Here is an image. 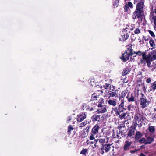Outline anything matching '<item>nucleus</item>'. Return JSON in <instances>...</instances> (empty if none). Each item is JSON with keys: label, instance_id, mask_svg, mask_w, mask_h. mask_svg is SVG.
<instances>
[{"label": "nucleus", "instance_id": "obj_1", "mask_svg": "<svg viewBox=\"0 0 156 156\" xmlns=\"http://www.w3.org/2000/svg\"><path fill=\"white\" fill-rule=\"evenodd\" d=\"M132 44H130L127 46V49L126 50L125 52L122 54V56L120 58L124 62H126L130 58L131 60H133V58H132V55L135 53L132 49Z\"/></svg>", "mask_w": 156, "mask_h": 156}, {"label": "nucleus", "instance_id": "obj_2", "mask_svg": "<svg viewBox=\"0 0 156 156\" xmlns=\"http://www.w3.org/2000/svg\"><path fill=\"white\" fill-rule=\"evenodd\" d=\"M128 27L123 30L122 31L123 34L122 35L121 38L119 39V41H124L128 39L129 35L128 34V32L129 30V29L131 31L133 30L135 28V25L131 24L130 26H128Z\"/></svg>", "mask_w": 156, "mask_h": 156}, {"label": "nucleus", "instance_id": "obj_3", "mask_svg": "<svg viewBox=\"0 0 156 156\" xmlns=\"http://www.w3.org/2000/svg\"><path fill=\"white\" fill-rule=\"evenodd\" d=\"M145 56L146 58H145H145L147 61V66L150 67V65L151 62L156 59V51H153L148 53L147 55L145 54Z\"/></svg>", "mask_w": 156, "mask_h": 156}, {"label": "nucleus", "instance_id": "obj_4", "mask_svg": "<svg viewBox=\"0 0 156 156\" xmlns=\"http://www.w3.org/2000/svg\"><path fill=\"white\" fill-rule=\"evenodd\" d=\"M113 148L112 150L113 151L114 149V147L112 146V144L109 143L102 144L101 147V150L105 151V152L107 153L109 152L112 148Z\"/></svg>", "mask_w": 156, "mask_h": 156}, {"label": "nucleus", "instance_id": "obj_5", "mask_svg": "<svg viewBox=\"0 0 156 156\" xmlns=\"http://www.w3.org/2000/svg\"><path fill=\"white\" fill-rule=\"evenodd\" d=\"M139 103L141 108H144L149 105V101L146 98H141L139 100Z\"/></svg>", "mask_w": 156, "mask_h": 156}, {"label": "nucleus", "instance_id": "obj_6", "mask_svg": "<svg viewBox=\"0 0 156 156\" xmlns=\"http://www.w3.org/2000/svg\"><path fill=\"white\" fill-rule=\"evenodd\" d=\"M139 2L137 4L136 9L140 11L143 12L144 0H138Z\"/></svg>", "mask_w": 156, "mask_h": 156}, {"label": "nucleus", "instance_id": "obj_7", "mask_svg": "<svg viewBox=\"0 0 156 156\" xmlns=\"http://www.w3.org/2000/svg\"><path fill=\"white\" fill-rule=\"evenodd\" d=\"M143 12L140 11V10L136 9V11L133 12L132 17L134 19H136L138 18H139L141 16V13Z\"/></svg>", "mask_w": 156, "mask_h": 156}, {"label": "nucleus", "instance_id": "obj_8", "mask_svg": "<svg viewBox=\"0 0 156 156\" xmlns=\"http://www.w3.org/2000/svg\"><path fill=\"white\" fill-rule=\"evenodd\" d=\"M86 118L85 114L83 112L80 113L77 117V121L80 122L84 120Z\"/></svg>", "mask_w": 156, "mask_h": 156}, {"label": "nucleus", "instance_id": "obj_9", "mask_svg": "<svg viewBox=\"0 0 156 156\" xmlns=\"http://www.w3.org/2000/svg\"><path fill=\"white\" fill-rule=\"evenodd\" d=\"M132 144L131 142L126 141L123 147V149L126 151L129 150V147Z\"/></svg>", "mask_w": 156, "mask_h": 156}, {"label": "nucleus", "instance_id": "obj_10", "mask_svg": "<svg viewBox=\"0 0 156 156\" xmlns=\"http://www.w3.org/2000/svg\"><path fill=\"white\" fill-rule=\"evenodd\" d=\"M101 115L97 114L94 115L91 117V119L93 121H100L101 119Z\"/></svg>", "mask_w": 156, "mask_h": 156}, {"label": "nucleus", "instance_id": "obj_11", "mask_svg": "<svg viewBox=\"0 0 156 156\" xmlns=\"http://www.w3.org/2000/svg\"><path fill=\"white\" fill-rule=\"evenodd\" d=\"M100 128L99 126L97 124L95 125L92 128V133L94 134H97L98 132V130Z\"/></svg>", "mask_w": 156, "mask_h": 156}, {"label": "nucleus", "instance_id": "obj_12", "mask_svg": "<svg viewBox=\"0 0 156 156\" xmlns=\"http://www.w3.org/2000/svg\"><path fill=\"white\" fill-rule=\"evenodd\" d=\"M150 89L148 90V91L151 92H154L155 90H156V81L154 82L151 84Z\"/></svg>", "mask_w": 156, "mask_h": 156}, {"label": "nucleus", "instance_id": "obj_13", "mask_svg": "<svg viewBox=\"0 0 156 156\" xmlns=\"http://www.w3.org/2000/svg\"><path fill=\"white\" fill-rule=\"evenodd\" d=\"M136 130L134 128H132L129 129V131L127 133L128 135L131 138L133 137V136H132L134 135L135 134V131Z\"/></svg>", "mask_w": 156, "mask_h": 156}, {"label": "nucleus", "instance_id": "obj_14", "mask_svg": "<svg viewBox=\"0 0 156 156\" xmlns=\"http://www.w3.org/2000/svg\"><path fill=\"white\" fill-rule=\"evenodd\" d=\"M150 67H149V66H147V67H148V68L149 69H151L150 70L151 71L153 72L155 70V71L156 72V69H156V62H153L152 65L151 64V63L150 65Z\"/></svg>", "mask_w": 156, "mask_h": 156}, {"label": "nucleus", "instance_id": "obj_15", "mask_svg": "<svg viewBox=\"0 0 156 156\" xmlns=\"http://www.w3.org/2000/svg\"><path fill=\"white\" fill-rule=\"evenodd\" d=\"M99 108V109L98 110V111L99 113H103L106 112L107 111L106 108V105Z\"/></svg>", "mask_w": 156, "mask_h": 156}, {"label": "nucleus", "instance_id": "obj_16", "mask_svg": "<svg viewBox=\"0 0 156 156\" xmlns=\"http://www.w3.org/2000/svg\"><path fill=\"white\" fill-rule=\"evenodd\" d=\"M112 110L111 112L112 114L115 113L116 115H119L120 112L118 111V109L117 107H115L112 108Z\"/></svg>", "mask_w": 156, "mask_h": 156}, {"label": "nucleus", "instance_id": "obj_17", "mask_svg": "<svg viewBox=\"0 0 156 156\" xmlns=\"http://www.w3.org/2000/svg\"><path fill=\"white\" fill-rule=\"evenodd\" d=\"M113 92H111L112 91H110V93L108 94L109 98L110 97H113L114 96L117 97L118 95H117V93L116 92L118 91L117 90H116L114 91H112Z\"/></svg>", "mask_w": 156, "mask_h": 156}, {"label": "nucleus", "instance_id": "obj_18", "mask_svg": "<svg viewBox=\"0 0 156 156\" xmlns=\"http://www.w3.org/2000/svg\"><path fill=\"white\" fill-rule=\"evenodd\" d=\"M140 114H137L134 116V119L133 121L136 122H138V123L140 120Z\"/></svg>", "mask_w": 156, "mask_h": 156}, {"label": "nucleus", "instance_id": "obj_19", "mask_svg": "<svg viewBox=\"0 0 156 156\" xmlns=\"http://www.w3.org/2000/svg\"><path fill=\"white\" fill-rule=\"evenodd\" d=\"M146 144H150L154 141V138L150 136H147L146 139Z\"/></svg>", "mask_w": 156, "mask_h": 156}, {"label": "nucleus", "instance_id": "obj_20", "mask_svg": "<svg viewBox=\"0 0 156 156\" xmlns=\"http://www.w3.org/2000/svg\"><path fill=\"white\" fill-rule=\"evenodd\" d=\"M98 106L99 108L103 107L105 105V104L104 99L103 98H100L98 101Z\"/></svg>", "mask_w": 156, "mask_h": 156}, {"label": "nucleus", "instance_id": "obj_21", "mask_svg": "<svg viewBox=\"0 0 156 156\" xmlns=\"http://www.w3.org/2000/svg\"><path fill=\"white\" fill-rule=\"evenodd\" d=\"M124 106V101L123 100L122 101L121 103L119 105V109L120 112H123V109L124 110H126V109H125L123 108V107Z\"/></svg>", "mask_w": 156, "mask_h": 156}, {"label": "nucleus", "instance_id": "obj_22", "mask_svg": "<svg viewBox=\"0 0 156 156\" xmlns=\"http://www.w3.org/2000/svg\"><path fill=\"white\" fill-rule=\"evenodd\" d=\"M129 7L131 8H133V4L130 2H128V3L126 4L125 5L124 9L126 11H127V9L129 8Z\"/></svg>", "mask_w": 156, "mask_h": 156}, {"label": "nucleus", "instance_id": "obj_23", "mask_svg": "<svg viewBox=\"0 0 156 156\" xmlns=\"http://www.w3.org/2000/svg\"><path fill=\"white\" fill-rule=\"evenodd\" d=\"M109 105L115 106L116 105V103L115 101L113 100H109L108 101Z\"/></svg>", "mask_w": 156, "mask_h": 156}, {"label": "nucleus", "instance_id": "obj_24", "mask_svg": "<svg viewBox=\"0 0 156 156\" xmlns=\"http://www.w3.org/2000/svg\"><path fill=\"white\" fill-rule=\"evenodd\" d=\"M98 141L99 142L100 144H101L102 145V144H103L104 143H107L108 142V140H107V141H106L105 138H100L99 139H98Z\"/></svg>", "mask_w": 156, "mask_h": 156}, {"label": "nucleus", "instance_id": "obj_25", "mask_svg": "<svg viewBox=\"0 0 156 156\" xmlns=\"http://www.w3.org/2000/svg\"><path fill=\"white\" fill-rule=\"evenodd\" d=\"M142 135L141 133L139 131H137L135 135V139H138L141 137Z\"/></svg>", "mask_w": 156, "mask_h": 156}, {"label": "nucleus", "instance_id": "obj_26", "mask_svg": "<svg viewBox=\"0 0 156 156\" xmlns=\"http://www.w3.org/2000/svg\"><path fill=\"white\" fill-rule=\"evenodd\" d=\"M126 98L128 99V101L130 102H134L135 101V98L133 96L131 95L130 97H128V96L126 97Z\"/></svg>", "mask_w": 156, "mask_h": 156}, {"label": "nucleus", "instance_id": "obj_27", "mask_svg": "<svg viewBox=\"0 0 156 156\" xmlns=\"http://www.w3.org/2000/svg\"><path fill=\"white\" fill-rule=\"evenodd\" d=\"M134 54H135L137 55H138L139 56H142V57H143V55L145 56L146 53L145 52H142L141 51H139L137 52H135V53H134Z\"/></svg>", "mask_w": 156, "mask_h": 156}, {"label": "nucleus", "instance_id": "obj_28", "mask_svg": "<svg viewBox=\"0 0 156 156\" xmlns=\"http://www.w3.org/2000/svg\"><path fill=\"white\" fill-rule=\"evenodd\" d=\"M119 0H114L113 5L114 8L117 7L119 4Z\"/></svg>", "mask_w": 156, "mask_h": 156}, {"label": "nucleus", "instance_id": "obj_29", "mask_svg": "<svg viewBox=\"0 0 156 156\" xmlns=\"http://www.w3.org/2000/svg\"><path fill=\"white\" fill-rule=\"evenodd\" d=\"M149 43L151 46L153 48H155V44L154 43V41L152 39H150L149 41Z\"/></svg>", "mask_w": 156, "mask_h": 156}, {"label": "nucleus", "instance_id": "obj_30", "mask_svg": "<svg viewBox=\"0 0 156 156\" xmlns=\"http://www.w3.org/2000/svg\"><path fill=\"white\" fill-rule=\"evenodd\" d=\"M148 130L151 133H154L155 131V127L153 126H150L148 127Z\"/></svg>", "mask_w": 156, "mask_h": 156}, {"label": "nucleus", "instance_id": "obj_31", "mask_svg": "<svg viewBox=\"0 0 156 156\" xmlns=\"http://www.w3.org/2000/svg\"><path fill=\"white\" fill-rule=\"evenodd\" d=\"M146 58V56L143 55V57H142L143 59L141 60V63L142 64L144 63L145 64L146 63L147 64V61L146 60L145 58L144 59V58Z\"/></svg>", "mask_w": 156, "mask_h": 156}, {"label": "nucleus", "instance_id": "obj_32", "mask_svg": "<svg viewBox=\"0 0 156 156\" xmlns=\"http://www.w3.org/2000/svg\"><path fill=\"white\" fill-rule=\"evenodd\" d=\"M127 93V92L126 90L123 91L121 93V95L119 98V99H120L121 98H124Z\"/></svg>", "mask_w": 156, "mask_h": 156}, {"label": "nucleus", "instance_id": "obj_33", "mask_svg": "<svg viewBox=\"0 0 156 156\" xmlns=\"http://www.w3.org/2000/svg\"><path fill=\"white\" fill-rule=\"evenodd\" d=\"M88 149H83L81 151L80 154H83L84 155H86V153L88 151Z\"/></svg>", "mask_w": 156, "mask_h": 156}, {"label": "nucleus", "instance_id": "obj_34", "mask_svg": "<svg viewBox=\"0 0 156 156\" xmlns=\"http://www.w3.org/2000/svg\"><path fill=\"white\" fill-rule=\"evenodd\" d=\"M133 106L132 105H129L127 107V108L129 111H132L133 110Z\"/></svg>", "mask_w": 156, "mask_h": 156}, {"label": "nucleus", "instance_id": "obj_35", "mask_svg": "<svg viewBox=\"0 0 156 156\" xmlns=\"http://www.w3.org/2000/svg\"><path fill=\"white\" fill-rule=\"evenodd\" d=\"M73 129V128L72 127V126L71 125H69L68 126V132L70 133V132L71 130Z\"/></svg>", "mask_w": 156, "mask_h": 156}, {"label": "nucleus", "instance_id": "obj_36", "mask_svg": "<svg viewBox=\"0 0 156 156\" xmlns=\"http://www.w3.org/2000/svg\"><path fill=\"white\" fill-rule=\"evenodd\" d=\"M139 142L141 143H144L146 144V139L145 138H143L139 140Z\"/></svg>", "mask_w": 156, "mask_h": 156}, {"label": "nucleus", "instance_id": "obj_37", "mask_svg": "<svg viewBox=\"0 0 156 156\" xmlns=\"http://www.w3.org/2000/svg\"><path fill=\"white\" fill-rule=\"evenodd\" d=\"M87 123V121H84L82 122L80 124L79 126L82 127L85 126Z\"/></svg>", "mask_w": 156, "mask_h": 156}, {"label": "nucleus", "instance_id": "obj_38", "mask_svg": "<svg viewBox=\"0 0 156 156\" xmlns=\"http://www.w3.org/2000/svg\"><path fill=\"white\" fill-rule=\"evenodd\" d=\"M126 115V113H123L121 114V115H119V118L121 119H122L124 118Z\"/></svg>", "mask_w": 156, "mask_h": 156}, {"label": "nucleus", "instance_id": "obj_39", "mask_svg": "<svg viewBox=\"0 0 156 156\" xmlns=\"http://www.w3.org/2000/svg\"><path fill=\"white\" fill-rule=\"evenodd\" d=\"M133 128H134L135 130H136V127L137 125L138 122H134L133 121Z\"/></svg>", "mask_w": 156, "mask_h": 156}, {"label": "nucleus", "instance_id": "obj_40", "mask_svg": "<svg viewBox=\"0 0 156 156\" xmlns=\"http://www.w3.org/2000/svg\"><path fill=\"white\" fill-rule=\"evenodd\" d=\"M148 32L153 37H155V35H154V32L151 30H149Z\"/></svg>", "mask_w": 156, "mask_h": 156}, {"label": "nucleus", "instance_id": "obj_41", "mask_svg": "<svg viewBox=\"0 0 156 156\" xmlns=\"http://www.w3.org/2000/svg\"><path fill=\"white\" fill-rule=\"evenodd\" d=\"M91 98L93 100H96L97 98V95H96L95 94H93L92 95Z\"/></svg>", "mask_w": 156, "mask_h": 156}, {"label": "nucleus", "instance_id": "obj_42", "mask_svg": "<svg viewBox=\"0 0 156 156\" xmlns=\"http://www.w3.org/2000/svg\"><path fill=\"white\" fill-rule=\"evenodd\" d=\"M140 33V30L139 28H136L134 31V33L136 34H138Z\"/></svg>", "mask_w": 156, "mask_h": 156}, {"label": "nucleus", "instance_id": "obj_43", "mask_svg": "<svg viewBox=\"0 0 156 156\" xmlns=\"http://www.w3.org/2000/svg\"><path fill=\"white\" fill-rule=\"evenodd\" d=\"M110 84L106 83L105 85L103 86V87L104 88L107 89L109 87Z\"/></svg>", "mask_w": 156, "mask_h": 156}, {"label": "nucleus", "instance_id": "obj_44", "mask_svg": "<svg viewBox=\"0 0 156 156\" xmlns=\"http://www.w3.org/2000/svg\"><path fill=\"white\" fill-rule=\"evenodd\" d=\"M95 134L93 133L90 136L89 139L90 140H93L94 139V136Z\"/></svg>", "mask_w": 156, "mask_h": 156}, {"label": "nucleus", "instance_id": "obj_45", "mask_svg": "<svg viewBox=\"0 0 156 156\" xmlns=\"http://www.w3.org/2000/svg\"><path fill=\"white\" fill-rule=\"evenodd\" d=\"M150 17L152 19H153L154 18V12H151L150 13Z\"/></svg>", "mask_w": 156, "mask_h": 156}, {"label": "nucleus", "instance_id": "obj_46", "mask_svg": "<svg viewBox=\"0 0 156 156\" xmlns=\"http://www.w3.org/2000/svg\"><path fill=\"white\" fill-rule=\"evenodd\" d=\"M98 141V139H95L94 140L95 143L94 144V146L95 147L98 146L97 145V143Z\"/></svg>", "mask_w": 156, "mask_h": 156}, {"label": "nucleus", "instance_id": "obj_47", "mask_svg": "<svg viewBox=\"0 0 156 156\" xmlns=\"http://www.w3.org/2000/svg\"><path fill=\"white\" fill-rule=\"evenodd\" d=\"M86 110L87 111H91L93 110V108L92 107H88L87 108H86Z\"/></svg>", "mask_w": 156, "mask_h": 156}, {"label": "nucleus", "instance_id": "obj_48", "mask_svg": "<svg viewBox=\"0 0 156 156\" xmlns=\"http://www.w3.org/2000/svg\"><path fill=\"white\" fill-rule=\"evenodd\" d=\"M151 80L150 78H148L147 79L146 81V82L147 83H151Z\"/></svg>", "mask_w": 156, "mask_h": 156}, {"label": "nucleus", "instance_id": "obj_49", "mask_svg": "<svg viewBox=\"0 0 156 156\" xmlns=\"http://www.w3.org/2000/svg\"><path fill=\"white\" fill-rule=\"evenodd\" d=\"M153 20L154 24H156V15L155 16Z\"/></svg>", "mask_w": 156, "mask_h": 156}, {"label": "nucleus", "instance_id": "obj_50", "mask_svg": "<svg viewBox=\"0 0 156 156\" xmlns=\"http://www.w3.org/2000/svg\"><path fill=\"white\" fill-rule=\"evenodd\" d=\"M137 151V150L136 149H135L134 150H132L130 151V152L131 153H134L136 152Z\"/></svg>", "mask_w": 156, "mask_h": 156}, {"label": "nucleus", "instance_id": "obj_51", "mask_svg": "<svg viewBox=\"0 0 156 156\" xmlns=\"http://www.w3.org/2000/svg\"><path fill=\"white\" fill-rule=\"evenodd\" d=\"M123 73L125 75H126L128 73V72L127 70H124Z\"/></svg>", "mask_w": 156, "mask_h": 156}, {"label": "nucleus", "instance_id": "obj_52", "mask_svg": "<svg viewBox=\"0 0 156 156\" xmlns=\"http://www.w3.org/2000/svg\"><path fill=\"white\" fill-rule=\"evenodd\" d=\"M71 119V117L69 116L68 117V119H67V121L68 122L70 121Z\"/></svg>", "mask_w": 156, "mask_h": 156}, {"label": "nucleus", "instance_id": "obj_53", "mask_svg": "<svg viewBox=\"0 0 156 156\" xmlns=\"http://www.w3.org/2000/svg\"><path fill=\"white\" fill-rule=\"evenodd\" d=\"M139 42L141 44H143L144 43V41L143 39L142 40H140L139 41Z\"/></svg>", "mask_w": 156, "mask_h": 156}, {"label": "nucleus", "instance_id": "obj_54", "mask_svg": "<svg viewBox=\"0 0 156 156\" xmlns=\"http://www.w3.org/2000/svg\"><path fill=\"white\" fill-rule=\"evenodd\" d=\"M101 151H102V152L101 153V154L102 155L104 154L105 152V150H101Z\"/></svg>", "mask_w": 156, "mask_h": 156}, {"label": "nucleus", "instance_id": "obj_55", "mask_svg": "<svg viewBox=\"0 0 156 156\" xmlns=\"http://www.w3.org/2000/svg\"><path fill=\"white\" fill-rule=\"evenodd\" d=\"M135 54H133V55H132V58H133V59H134V58H134V57H136V55H135Z\"/></svg>", "mask_w": 156, "mask_h": 156}, {"label": "nucleus", "instance_id": "obj_56", "mask_svg": "<svg viewBox=\"0 0 156 156\" xmlns=\"http://www.w3.org/2000/svg\"><path fill=\"white\" fill-rule=\"evenodd\" d=\"M115 86H113L112 88L113 89L112 90V91H114V90L115 89Z\"/></svg>", "mask_w": 156, "mask_h": 156}, {"label": "nucleus", "instance_id": "obj_57", "mask_svg": "<svg viewBox=\"0 0 156 156\" xmlns=\"http://www.w3.org/2000/svg\"><path fill=\"white\" fill-rule=\"evenodd\" d=\"M139 156H146L144 154L142 153Z\"/></svg>", "mask_w": 156, "mask_h": 156}, {"label": "nucleus", "instance_id": "obj_58", "mask_svg": "<svg viewBox=\"0 0 156 156\" xmlns=\"http://www.w3.org/2000/svg\"><path fill=\"white\" fill-rule=\"evenodd\" d=\"M89 142L90 141L89 140H88L87 141L86 143L87 144H88L89 143Z\"/></svg>", "mask_w": 156, "mask_h": 156}, {"label": "nucleus", "instance_id": "obj_59", "mask_svg": "<svg viewBox=\"0 0 156 156\" xmlns=\"http://www.w3.org/2000/svg\"><path fill=\"white\" fill-rule=\"evenodd\" d=\"M153 118L154 119H156V113L153 116Z\"/></svg>", "mask_w": 156, "mask_h": 156}, {"label": "nucleus", "instance_id": "obj_60", "mask_svg": "<svg viewBox=\"0 0 156 156\" xmlns=\"http://www.w3.org/2000/svg\"><path fill=\"white\" fill-rule=\"evenodd\" d=\"M94 144V142H92V141H91L90 142V144Z\"/></svg>", "mask_w": 156, "mask_h": 156}, {"label": "nucleus", "instance_id": "obj_61", "mask_svg": "<svg viewBox=\"0 0 156 156\" xmlns=\"http://www.w3.org/2000/svg\"><path fill=\"white\" fill-rule=\"evenodd\" d=\"M154 13L156 14V8L154 9Z\"/></svg>", "mask_w": 156, "mask_h": 156}, {"label": "nucleus", "instance_id": "obj_62", "mask_svg": "<svg viewBox=\"0 0 156 156\" xmlns=\"http://www.w3.org/2000/svg\"><path fill=\"white\" fill-rule=\"evenodd\" d=\"M135 1H138V0H134Z\"/></svg>", "mask_w": 156, "mask_h": 156}, {"label": "nucleus", "instance_id": "obj_63", "mask_svg": "<svg viewBox=\"0 0 156 156\" xmlns=\"http://www.w3.org/2000/svg\"><path fill=\"white\" fill-rule=\"evenodd\" d=\"M84 108V106H83V110H84V108Z\"/></svg>", "mask_w": 156, "mask_h": 156}, {"label": "nucleus", "instance_id": "obj_64", "mask_svg": "<svg viewBox=\"0 0 156 156\" xmlns=\"http://www.w3.org/2000/svg\"><path fill=\"white\" fill-rule=\"evenodd\" d=\"M128 32H130V31H129Z\"/></svg>", "mask_w": 156, "mask_h": 156}]
</instances>
